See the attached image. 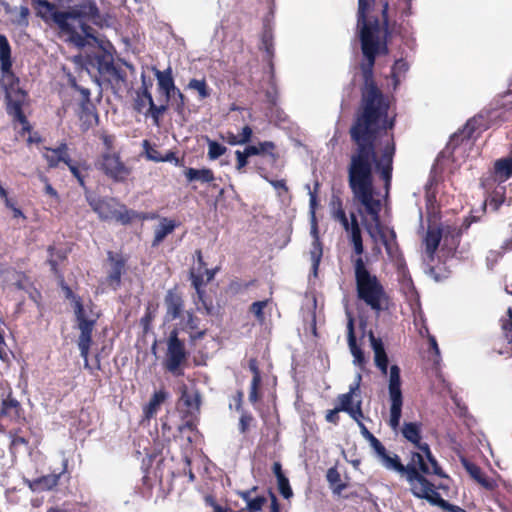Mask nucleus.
Returning <instances> with one entry per match:
<instances>
[{"label":"nucleus","instance_id":"nucleus-1","mask_svg":"<svg viewBox=\"0 0 512 512\" xmlns=\"http://www.w3.org/2000/svg\"><path fill=\"white\" fill-rule=\"evenodd\" d=\"M390 104L389 97L381 89L372 88L370 91H361L360 104L349 128L352 149L348 163L352 162V158L361 144L370 145L374 153L371 176L373 177V168L375 167L386 188L391 184L393 158L396 152L393 134H390L385 140L380 157L377 148L380 139L387 136L388 131L392 130L396 123L395 116H389Z\"/></svg>","mask_w":512,"mask_h":512},{"label":"nucleus","instance_id":"nucleus-2","mask_svg":"<svg viewBox=\"0 0 512 512\" xmlns=\"http://www.w3.org/2000/svg\"><path fill=\"white\" fill-rule=\"evenodd\" d=\"M389 0H358L357 31L363 54L360 69L361 91L380 89L374 80L376 57L387 51L386 42L392 35L389 22Z\"/></svg>","mask_w":512,"mask_h":512},{"label":"nucleus","instance_id":"nucleus-3","mask_svg":"<svg viewBox=\"0 0 512 512\" xmlns=\"http://www.w3.org/2000/svg\"><path fill=\"white\" fill-rule=\"evenodd\" d=\"M36 15L48 24H54L68 40L78 47L86 45L88 38H94V30L88 21L98 23L100 11L93 0H85L68 11H60L48 0H31Z\"/></svg>","mask_w":512,"mask_h":512},{"label":"nucleus","instance_id":"nucleus-4","mask_svg":"<svg viewBox=\"0 0 512 512\" xmlns=\"http://www.w3.org/2000/svg\"><path fill=\"white\" fill-rule=\"evenodd\" d=\"M374 161L373 149L370 145L361 144L352 162L347 165L348 185L352 193L364 205L367 213L376 222L377 233L387 252L390 251V244L386 232L380 223V200L373 196V178L371 176V165Z\"/></svg>","mask_w":512,"mask_h":512},{"label":"nucleus","instance_id":"nucleus-5","mask_svg":"<svg viewBox=\"0 0 512 512\" xmlns=\"http://www.w3.org/2000/svg\"><path fill=\"white\" fill-rule=\"evenodd\" d=\"M351 243L353 251L359 257L353 260L357 298L371 310L380 313L388 309L389 296L378 277L372 274L361 257L364 252L361 229L354 213H351Z\"/></svg>","mask_w":512,"mask_h":512},{"label":"nucleus","instance_id":"nucleus-6","mask_svg":"<svg viewBox=\"0 0 512 512\" xmlns=\"http://www.w3.org/2000/svg\"><path fill=\"white\" fill-rule=\"evenodd\" d=\"M12 66L11 46L7 37L0 34V86L5 92L6 112L12 117L13 122L22 125L21 134L24 135L32 130V126L23 112L27 93L19 87V78L13 72Z\"/></svg>","mask_w":512,"mask_h":512},{"label":"nucleus","instance_id":"nucleus-7","mask_svg":"<svg viewBox=\"0 0 512 512\" xmlns=\"http://www.w3.org/2000/svg\"><path fill=\"white\" fill-rule=\"evenodd\" d=\"M394 472L406 479L414 497L424 499L442 510L448 507L449 502L442 498L435 484L426 477L435 474L432 472V465L423 459L421 453L411 452L408 463L405 465L401 462Z\"/></svg>","mask_w":512,"mask_h":512},{"label":"nucleus","instance_id":"nucleus-8","mask_svg":"<svg viewBox=\"0 0 512 512\" xmlns=\"http://www.w3.org/2000/svg\"><path fill=\"white\" fill-rule=\"evenodd\" d=\"M59 286L61 287L65 298L72 303L77 328L80 331L78 337V348L80 350L81 357L84 359L85 367H88V356L93 342L92 333L100 315L93 311L92 301H90L89 305L86 307L84 306L82 298L73 292L71 287L65 282L64 277H61Z\"/></svg>","mask_w":512,"mask_h":512},{"label":"nucleus","instance_id":"nucleus-9","mask_svg":"<svg viewBox=\"0 0 512 512\" xmlns=\"http://www.w3.org/2000/svg\"><path fill=\"white\" fill-rule=\"evenodd\" d=\"M85 199L91 209L103 221L116 220L122 225H128L135 220L145 221L158 217L155 213L128 209L124 204L117 203L114 198L96 196L91 190H86Z\"/></svg>","mask_w":512,"mask_h":512},{"label":"nucleus","instance_id":"nucleus-10","mask_svg":"<svg viewBox=\"0 0 512 512\" xmlns=\"http://www.w3.org/2000/svg\"><path fill=\"white\" fill-rule=\"evenodd\" d=\"M85 67L99 85L104 83L119 84L126 80L125 71L114 64L113 57L109 54L98 53L89 55Z\"/></svg>","mask_w":512,"mask_h":512},{"label":"nucleus","instance_id":"nucleus-11","mask_svg":"<svg viewBox=\"0 0 512 512\" xmlns=\"http://www.w3.org/2000/svg\"><path fill=\"white\" fill-rule=\"evenodd\" d=\"M401 433L408 442L414 445L417 452L423 455V459L432 465V472L437 476L444 477L445 474L433 456L430 446L426 442H422L421 425L416 422H405Z\"/></svg>","mask_w":512,"mask_h":512},{"label":"nucleus","instance_id":"nucleus-12","mask_svg":"<svg viewBox=\"0 0 512 512\" xmlns=\"http://www.w3.org/2000/svg\"><path fill=\"white\" fill-rule=\"evenodd\" d=\"M188 358V352L185 343L178 337V331L173 329L170 332L167 341L166 359L164 367L174 376H182L184 374L181 366L185 364Z\"/></svg>","mask_w":512,"mask_h":512},{"label":"nucleus","instance_id":"nucleus-13","mask_svg":"<svg viewBox=\"0 0 512 512\" xmlns=\"http://www.w3.org/2000/svg\"><path fill=\"white\" fill-rule=\"evenodd\" d=\"M389 397H390V418L389 426L392 430L397 431L400 426V419L402 416L403 396L401 391V377L400 368L397 365H392L390 368L389 378Z\"/></svg>","mask_w":512,"mask_h":512},{"label":"nucleus","instance_id":"nucleus-14","mask_svg":"<svg viewBox=\"0 0 512 512\" xmlns=\"http://www.w3.org/2000/svg\"><path fill=\"white\" fill-rule=\"evenodd\" d=\"M98 168L114 183H124L132 173V168L122 161L119 152H103Z\"/></svg>","mask_w":512,"mask_h":512},{"label":"nucleus","instance_id":"nucleus-15","mask_svg":"<svg viewBox=\"0 0 512 512\" xmlns=\"http://www.w3.org/2000/svg\"><path fill=\"white\" fill-rule=\"evenodd\" d=\"M133 108L136 112L143 114L146 118L150 117L155 126H160L161 118L168 110L169 105L167 103L156 105L151 91L145 89L136 90Z\"/></svg>","mask_w":512,"mask_h":512},{"label":"nucleus","instance_id":"nucleus-16","mask_svg":"<svg viewBox=\"0 0 512 512\" xmlns=\"http://www.w3.org/2000/svg\"><path fill=\"white\" fill-rule=\"evenodd\" d=\"M479 186L485 193V200L482 205L483 212L486 211L487 205L494 212H497L506 201L507 188L504 183L481 176L479 178Z\"/></svg>","mask_w":512,"mask_h":512},{"label":"nucleus","instance_id":"nucleus-17","mask_svg":"<svg viewBox=\"0 0 512 512\" xmlns=\"http://www.w3.org/2000/svg\"><path fill=\"white\" fill-rule=\"evenodd\" d=\"M362 436L369 442L381 464L390 471H394L402 462L396 453H389L381 441L376 438L363 424H358Z\"/></svg>","mask_w":512,"mask_h":512},{"label":"nucleus","instance_id":"nucleus-18","mask_svg":"<svg viewBox=\"0 0 512 512\" xmlns=\"http://www.w3.org/2000/svg\"><path fill=\"white\" fill-rule=\"evenodd\" d=\"M481 176L505 183L512 177V150L506 157L494 161L492 167Z\"/></svg>","mask_w":512,"mask_h":512},{"label":"nucleus","instance_id":"nucleus-19","mask_svg":"<svg viewBox=\"0 0 512 512\" xmlns=\"http://www.w3.org/2000/svg\"><path fill=\"white\" fill-rule=\"evenodd\" d=\"M67 467L68 460L64 459L62 462V470L59 473H51L33 480H26V483L33 492L52 490L59 484L61 476L67 471Z\"/></svg>","mask_w":512,"mask_h":512},{"label":"nucleus","instance_id":"nucleus-20","mask_svg":"<svg viewBox=\"0 0 512 512\" xmlns=\"http://www.w3.org/2000/svg\"><path fill=\"white\" fill-rule=\"evenodd\" d=\"M0 417L8 418L14 422L25 420L24 410L20 402L9 392L6 398H3L0 406Z\"/></svg>","mask_w":512,"mask_h":512},{"label":"nucleus","instance_id":"nucleus-21","mask_svg":"<svg viewBox=\"0 0 512 512\" xmlns=\"http://www.w3.org/2000/svg\"><path fill=\"white\" fill-rule=\"evenodd\" d=\"M43 153L49 169L57 168L60 162L65 165L70 159L69 148L66 142H61L56 148L45 147Z\"/></svg>","mask_w":512,"mask_h":512},{"label":"nucleus","instance_id":"nucleus-22","mask_svg":"<svg viewBox=\"0 0 512 512\" xmlns=\"http://www.w3.org/2000/svg\"><path fill=\"white\" fill-rule=\"evenodd\" d=\"M164 303L167 315L175 320L179 318L184 310V300L177 288L169 289L165 295Z\"/></svg>","mask_w":512,"mask_h":512},{"label":"nucleus","instance_id":"nucleus-23","mask_svg":"<svg viewBox=\"0 0 512 512\" xmlns=\"http://www.w3.org/2000/svg\"><path fill=\"white\" fill-rule=\"evenodd\" d=\"M461 462L470 477L482 487L490 491L497 487L496 481L494 479L488 478L477 464L465 458H463Z\"/></svg>","mask_w":512,"mask_h":512},{"label":"nucleus","instance_id":"nucleus-24","mask_svg":"<svg viewBox=\"0 0 512 512\" xmlns=\"http://www.w3.org/2000/svg\"><path fill=\"white\" fill-rule=\"evenodd\" d=\"M347 321V340L351 354L354 357V363L363 366L366 362L363 350L358 346L354 328V318L348 313Z\"/></svg>","mask_w":512,"mask_h":512},{"label":"nucleus","instance_id":"nucleus-25","mask_svg":"<svg viewBox=\"0 0 512 512\" xmlns=\"http://www.w3.org/2000/svg\"><path fill=\"white\" fill-rule=\"evenodd\" d=\"M169 398V393L161 388L158 391H155L151 396L149 402L143 407V416L146 420H151L154 418L162 404H164Z\"/></svg>","mask_w":512,"mask_h":512},{"label":"nucleus","instance_id":"nucleus-26","mask_svg":"<svg viewBox=\"0 0 512 512\" xmlns=\"http://www.w3.org/2000/svg\"><path fill=\"white\" fill-rule=\"evenodd\" d=\"M371 347L374 351L375 365L386 375L388 370V356L381 338L375 337L372 331L369 332Z\"/></svg>","mask_w":512,"mask_h":512},{"label":"nucleus","instance_id":"nucleus-27","mask_svg":"<svg viewBox=\"0 0 512 512\" xmlns=\"http://www.w3.org/2000/svg\"><path fill=\"white\" fill-rule=\"evenodd\" d=\"M158 92L165 97V102L169 105V101L173 93L177 90L174 79L170 70L167 72L156 71Z\"/></svg>","mask_w":512,"mask_h":512},{"label":"nucleus","instance_id":"nucleus-28","mask_svg":"<svg viewBox=\"0 0 512 512\" xmlns=\"http://www.w3.org/2000/svg\"><path fill=\"white\" fill-rule=\"evenodd\" d=\"M179 224L175 220L162 217L158 226L154 230V238L152 240V247L159 246L164 239L171 234Z\"/></svg>","mask_w":512,"mask_h":512},{"label":"nucleus","instance_id":"nucleus-29","mask_svg":"<svg viewBox=\"0 0 512 512\" xmlns=\"http://www.w3.org/2000/svg\"><path fill=\"white\" fill-rule=\"evenodd\" d=\"M108 259L111 262V271L107 279L111 285L118 287L125 269V260L120 255L115 256L112 252L108 253Z\"/></svg>","mask_w":512,"mask_h":512},{"label":"nucleus","instance_id":"nucleus-30","mask_svg":"<svg viewBox=\"0 0 512 512\" xmlns=\"http://www.w3.org/2000/svg\"><path fill=\"white\" fill-rule=\"evenodd\" d=\"M247 152L252 156L268 155L272 163H276L279 159V154L275 152L276 145L272 141L259 142L257 145H248Z\"/></svg>","mask_w":512,"mask_h":512},{"label":"nucleus","instance_id":"nucleus-31","mask_svg":"<svg viewBox=\"0 0 512 512\" xmlns=\"http://www.w3.org/2000/svg\"><path fill=\"white\" fill-rule=\"evenodd\" d=\"M72 175L77 179L79 185L84 189V194L86 190H89L86 186L85 179L88 176V171L90 169L89 165L86 162L74 161L71 158L66 163Z\"/></svg>","mask_w":512,"mask_h":512},{"label":"nucleus","instance_id":"nucleus-32","mask_svg":"<svg viewBox=\"0 0 512 512\" xmlns=\"http://www.w3.org/2000/svg\"><path fill=\"white\" fill-rule=\"evenodd\" d=\"M361 375L358 374L356 377V380L353 384L350 385L349 391L344 394H340L338 396L339 405L337 406L341 411L347 412L351 407H353L355 404L353 403V397L359 392L360 390V383H361Z\"/></svg>","mask_w":512,"mask_h":512},{"label":"nucleus","instance_id":"nucleus-33","mask_svg":"<svg viewBox=\"0 0 512 512\" xmlns=\"http://www.w3.org/2000/svg\"><path fill=\"white\" fill-rule=\"evenodd\" d=\"M184 175L188 182L198 181L200 183H212L215 180V175L210 168H186Z\"/></svg>","mask_w":512,"mask_h":512},{"label":"nucleus","instance_id":"nucleus-34","mask_svg":"<svg viewBox=\"0 0 512 512\" xmlns=\"http://www.w3.org/2000/svg\"><path fill=\"white\" fill-rule=\"evenodd\" d=\"M442 239V231L440 228H429L424 239L425 250L429 257L433 258Z\"/></svg>","mask_w":512,"mask_h":512},{"label":"nucleus","instance_id":"nucleus-35","mask_svg":"<svg viewBox=\"0 0 512 512\" xmlns=\"http://www.w3.org/2000/svg\"><path fill=\"white\" fill-rule=\"evenodd\" d=\"M326 480L333 494L340 496L347 488V484L342 481L341 474L337 467H330L326 473Z\"/></svg>","mask_w":512,"mask_h":512},{"label":"nucleus","instance_id":"nucleus-36","mask_svg":"<svg viewBox=\"0 0 512 512\" xmlns=\"http://www.w3.org/2000/svg\"><path fill=\"white\" fill-rule=\"evenodd\" d=\"M79 119L81 121V128L83 131L89 130L99 120V116L93 104L89 107L80 106Z\"/></svg>","mask_w":512,"mask_h":512},{"label":"nucleus","instance_id":"nucleus-37","mask_svg":"<svg viewBox=\"0 0 512 512\" xmlns=\"http://www.w3.org/2000/svg\"><path fill=\"white\" fill-rule=\"evenodd\" d=\"M8 436L10 437V445L9 450L11 454H16L20 451L22 447L25 449L29 448V439L22 434V430L20 428L11 429L8 432Z\"/></svg>","mask_w":512,"mask_h":512},{"label":"nucleus","instance_id":"nucleus-38","mask_svg":"<svg viewBox=\"0 0 512 512\" xmlns=\"http://www.w3.org/2000/svg\"><path fill=\"white\" fill-rule=\"evenodd\" d=\"M332 216L334 220L339 221L346 231H349L351 221L349 222L345 210L343 208L342 200L337 197L332 200Z\"/></svg>","mask_w":512,"mask_h":512},{"label":"nucleus","instance_id":"nucleus-39","mask_svg":"<svg viewBox=\"0 0 512 512\" xmlns=\"http://www.w3.org/2000/svg\"><path fill=\"white\" fill-rule=\"evenodd\" d=\"M180 400L183 402V404L189 410L199 411L200 404H201V398H200V394L198 392L191 394L188 392L187 387L183 386V389L181 391Z\"/></svg>","mask_w":512,"mask_h":512},{"label":"nucleus","instance_id":"nucleus-40","mask_svg":"<svg viewBox=\"0 0 512 512\" xmlns=\"http://www.w3.org/2000/svg\"><path fill=\"white\" fill-rule=\"evenodd\" d=\"M501 331L504 337V341L508 344H512V307H509L506 314L500 318Z\"/></svg>","mask_w":512,"mask_h":512},{"label":"nucleus","instance_id":"nucleus-41","mask_svg":"<svg viewBox=\"0 0 512 512\" xmlns=\"http://www.w3.org/2000/svg\"><path fill=\"white\" fill-rule=\"evenodd\" d=\"M189 89L197 91L199 99L203 100L211 95V89L208 87L206 80L193 78L189 81Z\"/></svg>","mask_w":512,"mask_h":512},{"label":"nucleus","instance_id":"nucleus-42","mask_svg":"<svg viewBox=\"0 0 512 512\" xmlns=\"http://www.w3.org/2000/svg\"><path fill=\"white\" fill-rule=\"evenodd\" d=\"M323 255L322 244L319 238L316 236L314 241L312 242V248L310 250V258L312 261V267L314 272L316 273Z\"/></svg>","mask_w":512,"mask_h":512},{"label":"nucleus","instance_id":"nucleus-43","mask_svg":"<svg viewBox=\"0 0 512 512\" xmlns=\"http://www.w3.org/2000/svg\"><path fill=\"white\" fill-rule=\"evenodd\" d=\"M409 70V64L404 59H398L394 62L391 68V76L394 80V84L397 85L400 81V77L404 76L405 73Z\"/></svg>","mask_w":512,"mask_h":512},{"label":"nucleus","instance_id":"nucleus-44","mask_svg":"<svg viewBox=\"0 0 512 512\" xmlns=\"http://www.w3.org/2000/svg\"><path fill=\"white\" fill-rule=\"evenodd\" d=\"M186 97L185 95L180 91L179 88L173 93L171 96V99L169 102H171V106L174 108V110L177 112V114L181 115L184 113L186 108Z\"/></svg>","mask_w":512,"mask_h":512},{"label":"nucleus","instance_id":"nucleus-45","mask_svg":"<svg viewBox=\"0 0 512 512\" xmlns=\"http://www.w3.org/2000/svg\"><path fill=\"white\" fill-rule=\"evenodd\" d=\"M70 85L80 93V106L86 105V107H89V105L92 104L90 99V90L88 88H84L78 85L74 78L70 79Z\"/></svg>","mask_w":512,"mask_h":512},{"label":"nucleus","instance_id":"nucleus-46","mask_svg":"<svg viewBox=\"0 0 512 512\" xmlns=\"http://www.w3.org/2000/svg\"><path fill=\"white\" fill-rule=\"evenodd\" d=\"M252 155L247 152V147L244 148L243 151L236 150L235 151V157H236V165L235 168L239 173H244L246 170V166L248 164V158Z\"/></svg>","mask_w":512,"mask_h":512},{"label":"nucleus","instance_id":"nucleus-47","mask_svg":"<svg viewBox=\"0 0 512 512\" xmlns=\"http://www.w3.org/2000/svg\"><path fill=\"white\" fill-rule=\"evenodd\" d=\"M227 151V148L220 143L209 140L208 142V157L211 160L218 159L222 155H224Z\"/></svg>","mask_w":512,"mask_h":512},{"label":"nucleus","instance_id":"nucleus-48","mask_svg":"<svg viewBox=\"0 0 512 512\" xmlns=\"http://www.w3.org/2000/svg\"><path fill=\"white\" fill-rule=\"evenodd\" d=\"M190 279L195 290L204 289L207 284L204 273L202 271L195 270V268H192L190 271Z\"/></svg>","mask_w":512,"mask_h":512},{"label":"nucleus","instance_id":"nucleus-49","mask_svg":"<svg viewBox=\"0 0 512 512\" xmlns=\"http://www.w3.org/2000/svg\"><path fill=\"white\" fill-rule=\"evenodd\" d=\"M143 147L145 149V155L147 159L154 162L162 161L161 152L156 147L151 146L148 140L143 141Z\"/></svg>","mask_w":512,"mask_h":512},{"label":"nucleus","instance_id":"nucleus-50","mask_svg":"<svg viewBox=\"0 0 512 512\" xmlns=\"http://www.w3.org/2000/svg\"><path fill=\"white\" fill-rule=\"evenodd\" d=\"M254 421V417L247 411H242L239 418L238 428L241 434H246L249 430L250 425Z\"/></svg>","mask_w":512,"mask_h":512},{"label":"nucleus","instance_id":"nucleus-51","mask_svg":"<svg viewBox=\"0 0 512 512\" xmlns=\"http://www.w3.org/2000/svg\"><path fill=\"white\" fill-rule=\"evenodd\" d=\"M262 379H252L250 384L249 391V401L252 404L257 403L261 399V394L259 392L261 387Z\"/></svg>","mask_w":512,"mask_h":512},{"label":"nucleus","instance_id":"nucleus-52","mask_svg":"<svg viewBox=\"0 0 512 512\" xmlns=\"http://www.w3.org/2000/svg\"><path fill=\"white\" fill-rule=\"evenodd\" d=\"M54 251L55 247L52 245H50L47 248V252L49 253L47 263L49 264L52 273L61 280V277H63V275L60 273L58 260L54 258Z\"/></svg>","mask_w":512,"mask_h":512},{"label":"nucleus","instance_id":"nucleus-53","mask_svg":"<svg viewBox=\"0 0 512 512\" xmlns=\"http://www.w3.org/2000/svg\"><path fill=\"white\" fill-rule=\"evenodd\" d=\"M99 138L102 140L103 145L105 147L104 152H116L115 151V142H116L115 135L108 134L106 131H102L99 134Z\"/></svg>","mask_w":512,"mask_h":512},{"label":"nucleus","instance_id":"nucleus-54","mask_svg":"<svg viewBox=\"0 0 512 512\" xmlns=\"http://www.w3.org/2000/svg\"><path fill=\"white\" fill-rule=\"evenodd\" d=\"M425 331L428 334L429 352L434 354V364L438 365L440 362V349L437 340L435 336L429 334L428 328H425Z\"/></svg>","mask_w":512,"mask_h":512},{"label":"nucleus","instance_id":"nucleus-55","mask_svg":"<svg viewBox=\"0 0 512 512\" xmlns=\"http://www.w3.org/2000/svg\"><path fill=\"white\" fill-rule=\"evenodd\" d=\"M357 424L363 423L362 419L364 418V414L362 411V401L358 400L353 407L346 412Z\"/></svg>","mask_w":512,"mask_h":512},{"label":"nucleus","instance_id":"nucleus-56","mask_svg":"<svg viewBox=\"0 0 512 512\" xmlns=\"http://www.w3.org/2000/svg\"><path fill=\"white\" fill-rule=\"evenodd\" d=\"M267 503V498L265 496H257L248 502L246 506L248 512H260L263 506Z\"/></svg>","mask_w":512,"mask_h":512},{"label":"nucleus","instance_id":"nucleus-57","mask_svg":"<svg viewBox=\"0 0 512 512\" xmlns=\"http://www.w3.org/2000/svg\"><path fill=\"white\" fill-rule=\"evenodd\" d=\"M268 300L253 302L250 306V312L259 320H264V308L267 306Z\"/></svg>","mask_w":512,"mask_h":512},{"label":"nucleus","instance_id":"nucleus-58","mask_svg":"<svg viewBox=\"0 0 512 512\" xmlns=\"http://www.w3.org/2000/svg\"><path fill=\"white\" fill-rule=\"evenodd\" d=\"M277 484L279 492L284 498L289 499L290 497H292L293 491L290 486L289 479L287 477L277 480Z\"/></svg>","mask_w":512,"mask_h":512},{"label":"nucleus","instance_id":"nucleus-59","mask_svg":"<svg viewBox=\"0 0 512 512\" xmlns=\"http://www.w3.org/2000/svg\"><path fill=\"white\" fill-rule=\"evenodd\" d=\"M142 494L143 496H150L152 493V489L154 487V480L150 476V472L148 470L145 471V474L142 477Z\"/></svg>","mask_w":512,"mask_h":512},{"label":"nucleus","instance_id":"nucleus-60","mask_svg":"<svg viewBox=\"0 0 512 512\" xmlns=\"http://www.w3.org/2000/svg\"><path fill=\"white\" fill-rule=\"evenodd\" d=\"M200 319L195 316L192 312L187 311L185 315V326L190 331L198 330Z\"/></svg>","mask_w":512,"mask_h":512},{"label":"nucleus","instance_id":"nucleus-61","mask_svg":"<svg viewBox=\"0 0 512 512\" xmlns=\"http://www.w3.org/2000/svg\"><path fill=\"white\" fill-rule=\"evenodd\" d=\"M264 168L262 167H259L258 168V172L259 174L265 179L267 180L275 189H283L284 191H288V187L286 185V182L285 180H272V179H268V177H266L263 172H264Z\"/></svg>","mask_w":512,"mask_h":512},{"label":"nucleus","instance_id":"nucleus-62","mask_svg":"<svg viewBox=\"0 0 512 512\" xmlns=\"http://www.w3.org/2000/svg\"><path fill=\"white\" fill-rule=\"evenodd\" d=\"M205 504L213 508V512H228L229 510L219 505L213 495H206L204 497Z\"/></svg>","mask_w":512,"mask_h":512},{"label":"nucleus","instance_id":"nucleus-63","mask_svg":"<svg viewBox=\"0 0 512 512\" xmlns=\"http://www.w3.org/2000/svg\"><path fill=\"white\" fill-rule=\"evenodd\" d=\"M252 135H253L252 128L249 125H245L242 128L241 133L238 135V137L240 138L241 144L243 145V144L249 143L251 141Z\"/></svg>","mask_w":512,"mask_h":512},{"label":"nucleus","instance_id":"nucleus-64","mask_svg":"<svg viewBox=\"0 0 512 512\" xmlns=\"http://www.w3.org/2000/svg\"><path fill=\"white\" fill-rule=\"evenodd\" d=\"M339 412H341V410L338 407H335L332 410H328L325 415L326 421L334 425H337L340 420Z\"/></svg>","mask_w":512,"mask_h":512}]
</instances>
